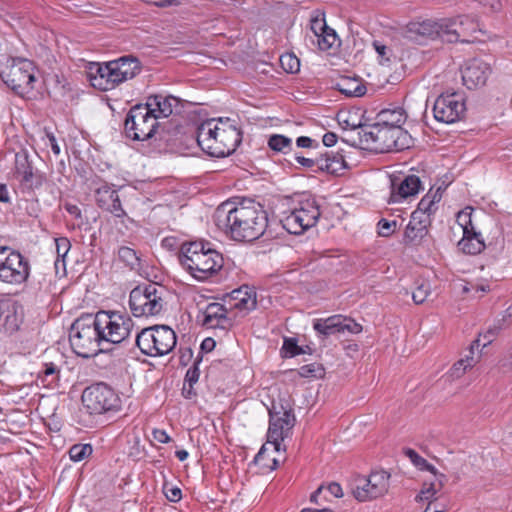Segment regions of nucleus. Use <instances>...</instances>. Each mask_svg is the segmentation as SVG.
Wrapping results in <instances>:
<instances>
[{
	"label": "nucleus",
	"mask_w": 512,
	"mask_h": 512,
	"mask_svg": "<svg viewBox=\"0 0 512 512\" xmlns=\"http://www.w3.org/2000/svg\"><path fill=\"white\" fill-rule=\"evenodd\" d=\"M335 87L339 92L347 97H362L366 94L367 88L358 78L344 77L341 78Z\"/></svg>",
	"instance_id": "2f4dec72"
},
{
	"label": "nucleus",
	"mask_w": 512,
	"mask_h": 512,
	"mask_svg": "<svg viewBox=\"0 0 512 512\" xmlns=\"http://www.w3.org/2000/svg\"><path fill=\"white\" fill-rule=\"evenodd\" d=\"M202 324L210 329L221 328L227 329L232 326L234 318L231 311L225 304L219 302L209 303L203 311H201Z\"/></svg>",
	"instance_id": "412c9836"
},
{
	"label": "nucleus",
	"mask_w": 512,
	"mask_h": 512,
	"mask_svg": "<svg viewBox=\"0 0 512 512\" xmlns=\"http://www.w3.org/2000/svg\"><path fill=\"white\" fill-rule=\"evenodd\" d=\"M269 416L267 442L262 446V453L259 458H262V455L268 448L275 450V447H284L282 442L289 436L295 423V417L288 404L273 403L269 409Z\"/></svg>",
	"instance_id": "9d476101"
},
{
	"label": "nucleus",
	"mask_w": 512,
	"mask_h": 512,
	"mask_svg": "<svg viewBox=\"0 0 512 512\" xmlns=\"http://www.w3.org/2000/svg\"><path fill=\"white\" fill-rule=\"evenodd\" d=\"M406 455L408 456V458L411 460V462H412L415 466H417V467H419V468H421V469H423L424 467H426L430 472H431V470H432V469H434L433 467H431L430 465H428V464L426 463L425 459H424V458H422L420 455H418V453H417V452H415L414 450H411V449L407 450Z\"/></svg>",
	"instance_id": "3c124183"
},
{
	"label": "nucleus",
	"mask_w": 512,
	"mask_h": 512,
	"mask_svg": "<svg viewBox=\"0 0 512 512\" xmlns=\"http://www.w3.org/2000/svg\"><path fill=\"white\" fill-rule=\"evenodd\" d=\"M97 202L116 217H122L125 214L117 192L109 187H102L97 190Z\"/></svg>",
	"instance_id": "c85d7f7f"
},
{
	"label": "nucleus",
	"mask_w": 512,
	"mask_h": 512,
	"mask_svg": "<svg viewBox=\"0 0 512 512\" xmlns=\"http://www.w3.org/2000/svg\"><path fill=\"white\" fill-rule=\"evenodd\" d=\"M431 294V285L429 282L420 283L412 293V299L416 304H422Z\"/></svg>",
	"instance_id": "49530a36"
},
{
	"label": "nucleus",
	"mask_w": 512,
	"mask_h": 512,
	"mask_svg": "<svg viewBox=\"0 0 512 512\" xmlns=\"http://www.w3.org/2000/svg\"><path fill=\"white\" fill-rule=\"evenodd\" d=\"M374 47L380 57V63L383 65L389 64L390 58L386 55L388 54V52H390V50L385 45H381L379 43H374Z\"/></svg>",
	"instance_id": "6e6d98bb"
},
{
	"label": "nucleus",
	"mask_w": 512,
	"mask_h": 512,
	"mask_svg": "<svg viewBox=\"0 0 512 512\" xmlns=\"http://www.w3.org/2000/svg\"><path fill=\"white\" fill-rule=\"evenodd\" d=\"M226 303L235 318L237 315L244 316L256 307V294L249 287H241L233 290Z\"/></svg>",
	"instance_id": "b1692460"
},
{
	"label": "nucleus",
	"mask_w": 512,
	"mask_h": 512,
	"mask_svg": "<svg viewBox=\"0 0 512 512\" xmlns=\"http://www.w3.org/2000/svg\"><path fill=\"white\" fill-rule=\"evenodd\" d=\"M69 341L73 351L83 358L97 355L102 342L91 317L77 319L70 329Z\"/></svg>",
	"instance_id": "0eeeda50"
},
{
	"label": "nucleus",
	"mask_w": 512,
	"mask_h": 512,
	"mask_svg": "<svg viewBox=\"0 0 512 512\" xmlns=\"http://www.w3.org/2000/svg\"><path fill=\"white\" fill-rule=\"evenodd\" d=\"M406 139L407 133L403 129L390 128L375 123L364 132L362 141L367 148L384 153L403 149Z\"/></svg>",
	"instance_id": "f8f14e48"
},
{
	"label": "nucleus",
	"mask_w": 512,
	"mask_h": 512,
	"mask_svg": "<svg viewBox=\"0 0 512 512\" xmlns=\"http://www.w3.org/2000/svg\"><path fill=\"white\" fill-rule=\"evenodd\" d=\"M296 161L298 164H300L303 167L311 168L315 165V162L313 159L305 158L302 156L296 157Z\"/></svg>",
	"instance_id": "69168bd1"
},
{
	"label": "nucleus",
	"mask_w": 512,
	"mask_h": 512,
	"mask_svg": "<svg viewBox=\"0 0 512 512\" xmlns=\"http://www.w3.org/2000/svg\"><path fill=\"white\" fill-rule=\"evenodd\" d=\"M44 144L46 147H49L55 156H59L61 153L60 146L55 138V136L50 133L46 132L45 138H43Z\"/></svg>",
	"instance_id": "603ef678"
},
{
	"label": "nucleus",
	"mask_w": 512,
	"mask_h": 512,
	"mask_svg": "<svg viewBox=\"0 0 512 512\" xmlns=\"http://www.w3.org/2000/svg\"><path fill=\"white\" fill-rule=\"evenodd\" d=\"M0 75L3 82L21 96L29 94L36 81L33 63L22 58L9 61Z\"/></svg>",
	"instance_id": "9b49d317"
},
{
	"label": "nucleus",
	"mask_w": 512,
	"mask_h": 512,
	"mask_svg": "<svg viewBox=\"0 0 512 512\" xmlns=\"http://www.w3.org/2000/svg\"><path fill=\"white\" fill-rule=\"evenodd\" d=\"M279 60L281 67L288 73H296L300 69V61L294 54H283Z\"/></svg>",
	"instance_id": "a18cd8bd"
},
{
	"label": "nucleus",
	"mask_w": 512,
	"mask_h": 512,
	"mask_svg": "<svg viewBox=\"0 0 512 512\" xmlns=\"http://www.w3.org/2000/svg\"><path fill=\"white\" fill-rule=\"evenodd\" d=\"M396 226V221H388L386 219H382L378 222V233L382 237H388L394 233Z\"/></svg>",
	"instance_id": "09e8293b"
},
{
	"label": "nucleus",
	"mask_w": 512,
	"mask_h": 512,
	"mask_svg": "<svg viewBox=\"0 0 512 512\" xmlns=\"http://www.w3.org/2000/svg\"><path fill=\"white\" fill-rule=\"evenodd\" d=\"M65 209L71 216L81 218V210L77 205L67 203L65 204Z\"/></svg>",
	"instance_id": "680f3d73"
},
{
	"label": "nucleus",
	"mask_w": 512,
	"mask_h": 512,
	"mask_svg": "<svg viewBox=\"0 0 512 512\" xmlns=\"http://www.w3.org/2000/svg\"><path fill=\"white\" fill-rule=\"evenodd\" d=\"M313 327L318 333L325 336L345 331L352 334H358L362 331V326L360 324L341 315H334L326 319H317L314 322Z\"/></svg>",
	"instance_id": "4be33fe9"
},
{
	"label": "nucleus",
	"mask_w": 512,
	"mask_h": 512,
	"mask_svg": "<svg viewBox=\"0 0 512 512\" xmlns=\"http://www.w3.org/2000/svg\"><path fill=\"white\" fill-rule=\"evenodd\" d=\"M458 246L464 253L475 255L484 250L485 243L481 234L476 230L462 234Z\"/></svg>",
	"instance_id": "473e14b6"
},
{
	"label": "nucleus",
	"mask_w": 512,
	"mask_h": 512,
	"mask_svg": "<svg viewBox=\"0 0 512 512\" xmlns=\"http://www.w3.org/2000/svg\"><path fill=\"white\" fill-rule=\"evenodd\" d=\"M152 435H153L154 440H156L159 443L165 444L170 441V437L165 430L154 429L152 431Z\"/></svg>",
	"instance_id": "13d9d810"
},
{
	"label": "nucleus",
	"mask_w": 512,
	"mask_h": 512,
	"mask_svg": "<svg viewBox=\"0 0 512 512\" xmlns=\"http://www.w3.org/2000/svg\"><path fill=\"white\" fill-rule=\"evenodd\" d=\"M90 444H75L69 449V457L74 462H80L92 454Z\"/></svg>",
	"instance_id": "a19ab883"
},
{
	"label": "nucleus",
	"mask_w": 512,
	"mask_h": 512,
	"mask_svg": "<svg viewBox=\"0 0 512 512\" xmlns=\"http://www.w3.org/2000/svg\"><path fill=\"white\" fill-rule=\"evenodd\" d=\"M140 72L141 64L137 58L123 56L105 63H90L87 77L94 88L109 91Z\"/></svg>",
	"instance_id": "7ed1b4c3"
},
{
	"label": "nucleus",
	"mask_w": 512,
	"mask_h": 512,
	"mask_svg": "<svg viewBox=\"0 0 512 512\" xmlns=\"http://www.w3.org/2000/svg\"><path fill=\"white\" fill-rule=\"evenodd\" d=\"M445 477L443 474L436 473L435 469H432L430 476L425 480L423 487L418 495V499L422 502H435L437 494H439L443 488Z\"/></svg>",
	"instance_id": "cd10ccee"
},
{
	"label": "nucleus",
	"mask_w": 512,
	"mask_h": 512,
	"mask_svg": "<svg viewBox=\"0 0 512 512\" xmlns=\"http://www.w3.org/2000/svg\"><path fill=\"white\" fill-rule=\"evenodd\" d=\"M418 214H411L410 220L404 231V242L406 244H418L428 233L431 219H424Z\"/></svg>",
	"instance_id": "bb28decb"
},
{
	"label": "nucleus",
	"mask_w": 512,
	"mask_h": 512,
	"mask_svg": "<svg viewBox=\"0 0 512 512\" xmlns=\"http://www.w3.org/2000/svg\"><path fill=\"white\" fill-rule=\"evenodd\" d=\"M102 342L118 344L131 333L133 322L125 313L118 311H99L92 318Z\"/></svg>",
	"instance_id": "6e6552de"
},
{
	"label": "nucleus",
	"mask_w": 512,
	"mask_h": 512,
	"mask_svg": "<svg viewBox=\"0 0 512 512\" xmlns=\"http://www.w3.org/2000/svg\"><path fill=\"white\" fill-rule=\"evenodd\" d=\"M163 288L146 284L134 288L130 293L129 305L135 317L154 316L163 308Z\"/></svg>",
	"instance_id": "ddd939ff"
},
{
	"label": "nucleus",
	"mask_w": 512,
	"mask_h": 512,
	"mask_svg": "<svg viewBox=\"0 0 512 512\" xmlns=\"http://www.w3.org/2000/svg\"><path fill=\"white\" fill-rule=\"evenodd\" d=\"M476 364V359L472 355H467L465 358L458 360L450 368L446 374L448 381H456L464 376L468 369H471Z\"/></svg>",
	"instance_id": "c9c22d12"
},
{
	"label": "nucleus",
	"mask_w": 512,
	"mask_h": 512,
	"mask_svg": "<svg viewBox=\"0 0 512 512\" xmlns=\"http://www.w3.org/2000/svg\"><path fill=\"white\" fill-rule=\"evenodd\" d=\"M447 42H470L477 38L481 32L478 20L470 15H460L453 18H444Z\"/></svg>",
	"instance_id": "a211bd4d"
},
{
	"label": "nucleus",
	"mask_w": 512,
	"mask_h": 512,
	"mask_svg": "<svg viewBox=\"0 0 512 512\" xmlns=\"http://www.w3.org/2000/svg\"><path fill=\"white\" fill-rule=\"evenodd\" d=\"M473 212L472 207H465L457 213L456 224L461 229L462 234L476 231L473 222Z\"/></svg>",
	"instance_id": "4c0bfd02"
},
{
	"label": "nucleus",
	"mask_w": 512,
	"mask_h": 512,
	"mask_svg": "<svg viewBox=\"0 0 512 512\" xmlns=\"http://www.w3.org/2000/svg\"><path fill=\"white\" fill-rule=\"evenodd\" d=\"M181 3H182V0H160V1L155 2L154 4L157 7L165 8V7H169V6H179V5H181Z\"/></svg>",
	"instance_id": "0e129e2a"
},
{
	"label": "nucleus",
	"mask_w": 512,
	"mask_h": 512,
	"mask_svg": "<svg viewBox=\"0 0 512 512\" xmlns=\"http://www.w3.org/2000/svg\"><path fill=\"white\" fill-rule=\"evenodd\" d=\"M496 334L497 330L495 328H490L486 332L479 334V337L473 342L471 350L485 348L494 341ZM470 353L472 354L473 351Z\"/></svg>",
	"instance_id": "c03bdc74"
},
{
	"label": "nucleus",
	"mask_w": 512,
	"mask_h": 512,
	"mask_svg": "<svg viewBox=\"0 0 512 512\" xmlns=\"http://www.w3.org/2000/svg\"><path fill=\"white\" fill-rule=\"evenodd\" d=\"M180 262L198 280L207 279L223 266L221 254L211 248L209 244L200 241L182 245Z\"/></svg>",
	"instance_id": "20e7f679"
},
{
	"label": "nucleus",
	"mask_w": 512,
	"mask_h": 512,
	"mask_svg": "<svg viewBox=\"0 0 512 512\" xmlns=\"http://www.w3.org/2000/svg\"><path fill=\"white\" fill-rule=\"evenodd\" d=\"M491 74V64L482 58L468 59L461 69L463 84L468 89L483 87L486 85Z\"/></svg>",
	"instance_id": "aec40b11"
},
{
	"label": "nucleus",
	"mask_w": 512,
	"mask_h": 512,
	"mask_svg": "<svg viewBox=\"0 0 512 512\" xmlns=\"http://www.w3.org/2000/svg\"><path fill=\"white\" fill-rule=\"evenodd\" d=\"M327 490L331 495H333L336 498H342L343 497V490L339 483L331 482L327 485Z\"/></svg>",
	"instance_id": "052dcab7"
},
{
	"label": "nucleus",
	"mask_w": 512,
	"mask_h": 512,
	"mask_svg": "<svg viewBox=\"0 0 512 512\" xmlns=\"http://www.w3.org/2000/svg\"><path fill=\"white\" fill-rule=\"evenodd\" d=\"M213 218L220 230L239 242L260 238L268 227V214L264 206L248 198L222 202L216 208Z\"/></svg>",
	"instance_id": "f257e3e1"
},
{
	"label": "nucleus",
	"mask_w": 512,
	"mask_h": 512,
	"mask_svg": "<svg viewBox=\"0 0 512 512\" xmlns=\"http://www.w3.org/2000/svg\"><path fill=\"white\" fill-rule=\"evenodd\" d=\"M442 198L441 188H437L436 190H429L428 193L420 200L418 203L417 209L412 213L420 215L424 219H431V215L436 211L437 203L440 202Z\"/></svg>",
	"instance_id": "7c9ffc66"
},
{
	"label": "nucleus",
	"mask_w": 512,
	"mask_h": 512,
	"mask_svg": "<svg viewBox=\"0 0 512 512\" xmlns=\"http://www.w3.org/2000/svg\"><path fill=\"white\" fill-rule=\"evenodd\" d=\"M390 488V474L385 470H374L368 475H357L351 482V493L359 502L373 501L384 497Z\"/></svg>",
	"instance_id": "1a4fd4ad"
},
{
	"label": "nucleus",
	"mask_w": 512,
	"mask_h": 512,
	"mask_svg": "<svg viewBox=\"0 0 512 512\" xmlns=\"http://www.w3.org/2000/svg\"><path fill=\"white\" fill-rule=\"evenodd\" d=\"M268 146L275 152L287 153L291 150L292 140L284 135L273 134L269 137Z\"/></svg>",
	"instance_id": "ea45409f"
},
{
	"label": "nucleus",
	"mask_w": 512,
	"mask_h": 512,
	"mask_svg": "<svg viewBox=\"0 0 512 512\" xmlns=\"http://www.w3.org/2000/svg\"><path fill=\"white\" fill-rule=\"evenodd\" d=\"M462 293L468 294L473 298H480L490 291V284L487 280H479L477 282H462L459 284Z\"/></svg>",
	"instance_id": "e433bc0d"
},
{
	"label": "nucleus",
	"mask_w": 512,
	"mask_h": 512,
	"mask_svg": "<svg viewBox=\"0 0 512 512\" xmlns=\"http://www.w3.org/2000/svg\"><path fill=\"white\" fill-rule=\"evenodd\" d=\"M39 379L44 386L48 388H55L59 380L56 366L53 364L47 365L43 373L39 376Z\"/></svg>",
	"instance_id": "79ce46f5"
},
{
	"label": "nucleus",
	"mask_w": 512,
	"mask_h": 512,
	"mask_svg": "<svg viewBox=\"0 0 512 512\" xmlns=\"http://www.w3.org/2000/svg\"><path fill=\"white\" fill-rule=\"evenodd\" d=\"M55 247L57 258L55 260V268L59 270L60 266L65 269V257L70 251L71 244L68 238L60 237L55 239Z\"/></svg>",
	"instance_id": "58836bf2"
},
{
	"label": "nucleus",
	"mask_w": 512,
	"mask_h": 512,
	"mask_svg": "<svg viewBox=\"0 0 512 512\" xmlns=\"http://www.w3.org/2000/svg\"><path fill=\"white\" fill-rule=\"evenodd\" d=\"M82 403L90 414H103L120 409L118 394L108 385L98 383L86 388L82 394Z\"/></svg>",
	"instance_id": "2eb2a0df"
},
{
	"label": "nucleus",
	"mask_w": 512,
	"mask_h": 512,
	"mask_svg": "<svg viewBox=\"0 0 512 512\" xmlns=\"http://www.w3.org/2000/svg\"><path fill=\"white\" fill-rule=\"evenodd\" d=\"M446 28H444V18L439 20H425L417 24L415 31L429 38L439 37L446 41Z\"/></svg>",
	"instance_id": "72a5a7b5"
},
{
	"label": "nucleus",
	"mask_w": 512,
	"mask_h": 512,
	"mask_svg": "<svg viewBox=\"0 0 512 512\" xmlns=\"http://www.w3.org/2000/svg\"><path fill=\"white\" fill-rule=\"evenodd\" d=\"M215 347V341L212 338H206L201 344L202 350L211 351Z\"/></svg>",
	"instance_id": "774afa93"
},
{
	"label": "nucleus",
	"mask_w": 512,
	"mask_h": 512,
	"mask_svg": "<svg viewBox=\"0 0 512 512\" xmlns=\"http://www.w3.org/2000/svg\"><path fill=\"white\" fill-rule=\"evenodd\" d=\"M322 141L325 146L332 147L337 142V136L334 133L329 132L324 134Z\"/></svg>",
	"instance_id": "e2e57ef3"
},
{
	"label": "nucleus",
	"mask_w": 512,
	"mask_h": 512,
	"mask_svg": "<svg viewBox=\"0 0 512 512\" xmlns=\"http://www.w3.org/2000/svg\"><path fill=\"white\" fill-rule=\"evenodd\" d=\"M447 505L440 502H429L424 512H446Z\"/></svg>",
	"instance_id": "bf43d9fd"
},
{
	"label": "nucleus",
	"mask_w": 512,
	"mask_h": 512,
	"mask_svg": "<svg viewBox=\"0 0 512 512\" xmlns=\"http://www.w3.org/2000/svg\"><path fill=\"white\" fill-rule=\"evenodd\" d=\"M284 451L285 447H275V450L268 448V450L265 451L264 454L262 455V458H259L260 454L262 453L261 448L260 451L255 456L254 461L261 468L266 469L268 471H272L278 466L280 462V457L282 456Z\"/></svg>",
	"instance_id": "f704fd0d"
},
{
	"label": "nucleus",
	"mask_w": 512,
	"mask_h": 512,
	"mask_svg": "<svg viewBox=\"0 0 512 512\" xmlns=\"http://www.w3.org/2000/svg\"><path fill=\"white\" fill-rule=\"evenodd\" d=\"M422 189V183L417 175L409 174L402 178H395L391 182L392 202H401L403 199L416 196Z\"/></svg>",
	"instance_id": "393cba45"
},
{
	"label": "nucleus",
	"mask_w": 512,
	"mask_h": 512,
	"mask_svg": "<svg viewBox=\"0 0 512 512\" xmlns=\"http://www.w3.org/2000/svg\"><path fill=\"white\" fill-rule=\"evenodd\" d=\"M321 212L315 198L310 196L297 200L294 206L281 219L283 228L290 234L299 235L314 227Z\"/></svg>",
	"instance_id": "39448f33"
},
{
	"label": "nucleus",
	"mask_w": 512,
	"mask_h": 512,
	"mask_svg": "<svg viewBox=\"0 0 512 512\" xmlns=\"http://www.w3.org/2000/svg\"><path fill=\"white\" fill-rule=\"evenodd\" d=\"M176 334L166 325L144 328L137 334L136 344L140 351L150 357L169 354L176 346Z\"/></svg>",
	"instance_id": "423d86ee"
},
{
	"label": "nucleus",
	"mask_w": 512,
	"mask_h": 512,
	"mask_svg": "<svg viewBox=\"0 0 512 512\" xmlns=\"http://www.w3.org/2000/svg\"><path fill=\"white\" fill-rule=\"evenodd\" d=\"M306 38L321 51H327L336 47L339 43L335 30L327 25L325 16L322 13H316L311 16Z\"/></svg>",
	"instance_id": "6ab92c4d"
},
{
	"label": "nucleus",
	"mask_w": 512,
	"mask_h": 512,
	"mask_svg": "<svg viewBox=\"0 0 512 512\" xmlns=\"http://www.w3.org/2000/svg\"><path fill=\"white\" fill-rule=\"evenodd\" d=\"M157 126L158 121L143 104H138L131 108L125 121V130L128 136L133 140L139 141L152 137Z\"/></svg>",
	"instance_id": "dca6fc26"
},
{
	"label": "nucleus",
	"mask_w": 512,
	"mask_h": 512,
	"mask_svg": "<svg viewBox=\"0 0 512 512\" xmlns=\"http://www.w3.org/2000/svg\"><path fill=\"white\" fill-rule=\"evenodd\" d=\"M30 275L28 260L18 251L8 246H0V282L20 285Z\"/></svg>",
	"instance_id": "4468645a"
},
{
	"label": "nucleus",
	"mask_w": 512,
	"mask_h": 512,
	"mask_svg": "<svg viewBox=\"0 0 512 512\" xmlns=\"http://www.w3.org/2000/svg\"><path fill=\"white\" fill-rule=\"evenodd\" d=\"M199 375V369L196 366L189 368L186 373L185 382H188L189 386H193L198 381Z\"/></svg>",
	"instance_id": "4d7b16f0"
},
{
	"label": "nucleus",
	"mask_w": 512,
	"mask_h": 512,
	"mask_svg": "<svg viewBox=\"0 0 512 512\" xmlns=\"http://www.w3.org/2000/svg\"><path fill=\"white\" fill-rule=\"evenodd\" d=\"M24 317L23 307L13 299L0 300V329L12 333L19 329Z\"/></svg>",
	"instance_id": "5701e85b"
},
{
	"label": "nucleus",
	"mask_w": 512,
	"mask_h": 512,
	"mask_svg": "<svg viewBox=\"0 0 512 512\" xmlns=\"http://www.w3.org/2000/svg\"><path fill=\"white\" fill-rule=\"evenodd\" d=\"M479 5L490 12H497L501 9L500 0H475Z\"/></svg>",
	"instance_id": "5fc2aeb1"
},
{
	"label": "nucleus",
	"mask_w": 512,
	"mask_h": 512,
	"mask_svg": "<svg viewBox=\"0 0 512 512\" xmlns=\"http://www.w3.org/2000/svg\"><path fill=\"white\" fill-rule=\"evenodd\" d=\"M144 107L158 121L160 118L169 117L179 106V99L172 95L155 94L146 99Z\"/></svg>",
	"instance_id": "a878e982"
},
{
	"label": "nucleus",
	"mask_w": 512,
	"mask_h": 512,
	"mask_svg": "<svg viewBox=\"0 0 512 512\" xmlns=\"http://www.w3.org/2000/svg\"><path fill=\"white\" fill-rule=\"evenodd\" d=\"M406 121V113L401 107H392L381 110L377 114V122L380 125L390 128L402 129Z\"/></svg>",
	"instance_id": "c756f323"
},
{
	"label": "nucleus",
	"mask_w": 512,
	"mask_h": 512,
	"mask_svg": "<svg viewBox=\"0 0 512 512\" xmlns=\"http://www.w3.org/2000/svg\"><path fill=\"white\" fill-rule=\"evenodd\" d=\"M282 353L285 357H293L302 353V349L297 345V341L293 338L284 339Z\"/></svg>",
	"instance_id": "de8ad7c7"
},
{
	"label": "nucleus",
	"mask_w": 512,
	"mask_h": 512,
	"mask_svg": "<svg viewBox=\"0 0 512 512\" xmlns=\"http://www.w3.org/2000/svg\"><path fill=\"white\" fill-rule=\"evenodd\" d=\"M465 109V99L462 93L446 92L435 100L433 113L439 122L454 123L463 116Z\"/></svg>",
	"instance_id": "f3484780"
},
{
	"label": "nucleus",
	"mask_w": 512,
	"mask_h": 512,
	"mask_svg": "<svg viewBox=\"0 0 512 512\" xmlns=\"http://www.w3.org/2000/svg\"><path fill=\"white\" fill-rule=\"evenodd\" d=\"M197 142L208 155L226 157L240 144L241 134L230 118H212L199 125Z\"/></svg>",
	"instance_id": "f03ea898"
},
{
	"label": "nucleus",
	"mask_w": 512,
	"mask_h": 512,
	"mask_svg": "<svg viewBox=\"0 0 512 512\" xmlns=\"http://www.w3.org/2000/svg\"><path fill=\"white\" fill-rule=\"evenodd\" d=\"M118 255L128 265L133 266L138 262L135 251L129 247H121L118 251Z\"/></svg>",
	"instance_id": "8fccbe9b"
},
{
	"label": "nucleus",
	"mask_w": 512,
	"mask_h": 512,
	"mask_svg": "<svg viewBox=\"0 0 512 512\" xmlns=\"http://www.w3.org/2000/svg\"><path fill=\"white\" fill-rule=\"evenodd\" d=\"M163 489H164L166 498L171 502H177L182 497L180 488H178L176 486L164 485Z\"/></svg>",
	"instance_id": "864d4df0"
},
{
	"label": "nucleus",
	"mask_w": 512,
	"mask_h": 512,
	"mask_svg": "<svg viewBox=\"0 0 512 512\" xmlns=\"http://www.w3.org/2000/svg\"><path fill=\"white\" fill-rule=\"evenodd\" d=\"M297 146L302 148H308L312 144V140L309 137L301 136L297 138Z\"/></svg>",
	"instance_id": "338daca9"
},
{
	"label": "nucleus",
	"mask_w": 512,
	"mask_h": 512,
	"mask_svg": "<svg viewBox=\"0 0 512 512\" xmlns=\"http://www.w3.org/2000/svg\"><path fill=\"white\" fill-rule=\"evenodd\" d=\"M318 167L322 170H326L328 173L337 174L345 168V165L342 158L334 156L323 160Z\"/></svg>",
	"instance_id": "37998d69"
}]
</instances>
